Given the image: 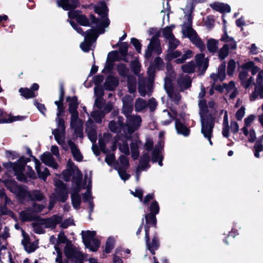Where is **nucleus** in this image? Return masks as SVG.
<instances>
[{"mask_svg": "<svg viewBox=\"0 0 263 263\" xmlns=\"http://www.w3.org/2000/svg\"><path fill=\"white\" fill-rule=\"evenodd\" d=\"M82 238L83 242L86 248L90 251H96L100 246V242L94 237L96 235L95 231H82Z\"/></svg>", "mask_w": 263, "mask_h": 263, "instance_id": "obj_9", "label": "nucleus"}, {"mask_svg": "<svg viewBox=\"0 0 263 263\" xmlns=\"http://www.w3.org/2000/svg\"><path fill=\"white\" fill-rule=\"evenodd\" d=\"M131 135L127 134L121 135L115 141V144L118 146L120 151L125 155L129 154V149L127 140L130 139Z\"/></svg>", "mask_w": 263, "mask_h": 263, "instance_id": "obj_15", "label": "nucleus"}, {"mask_svg": "<svg viewBox=\"0 0 263 263\" xmlns=\"http://www.w3.org/2000/svg\"><path fill=\"white\" fill-rule=\"evenodd\" d=\"M178 84L182 89H186L191 86V80L190 78L185 76L184 77L180 78L178 80Z\"/></svg>", "mask_w": 263, "mask_h": 263, "instance_id": "obj_44", "label": "nucleus"}, {"mask_svg": "<svg viewBox=\"0 0 263 263\" xmlns=\"http://www.w3.org/2000/svg\"><path fill=\"white\" fill-rule=\"evenodd\" d=\"M169 47L168 49L174 50L179 44V41L175 36L168 40Z\"/></svg>", "mask_w": 263, "mask_h": 263, "instance_id": "obj_59", "label": "nucleus"}, {"mask_svg": "<svg viewBox=\"0 0 263 263\" xmlns=\"http://www.w3.org/2000/svg\"><path fill=\"white\" fill-rule=\"evenodd\" d=\"M0 198L4 200L5 205L0 206V215H8L14 218L13 213L8 210L6 207V205L12 204L11 200L6 196L5 191L3 189L0 190Z\"/></svg>", "mask_w": 263, "mask_h": 263, "instance_id": "obj_19", "label": "nucleus"}, {"mask_svg": "<svg viewBox=\"0 0 263 263\" xmlns=\"http://www.w3.org/2000/svg\"><path fill=\"white\" fill-rule=\"evenodd\" d=\"M163 136L164 132H161L159 133L160 140L158 142V144L156 145L155 148L152 153V161L154 162H158L159 165L161 166L162 165V158L161 155V150L163 146Z\"/></svg>", "mask_w": 263, "mask_h": 263, "instance_id": "obj_13", "label": "nucleus"}, {"mask_svg": "<svg viewBox=\"0 0 263 263\" xmlns=\"http://www.w3.org/2000/svg\"><path fill=\"white\" fill-rule=\"evenodd\" d=\"M256 117L254 115H250L247 118H246L244 120L245 125L243 128H242L241 130L243 132V134L245 136H247L248 134V128L250 127L253 122L255 119Z\"/></svg>", "mask_w": 263, "mask_h": 263, "instance_id": "obj_38", "label": "nucleus"}, {"mask_svg": "<svg viewBox=\"0 0 263 263\" xmlns=\"http://www.w3.org/2000/svg\"><path fill=\"white\" fill-rule=\"evenodd\" d=\"M184 18L186 22L184 23L182 27V32L184 36L190 39L191 41L201 51L205 49L204 43L202 42L196 32L192 28V17L191 12L188 15H185Z\"/></svg>", "mask_w": 263, "mask_h": 263, "instance_id": "obj_6", "label": "nucleus"}, {"mask_svg": "<svg viewBox=\"0 0 263 263\" xmlns=\"http://www.w3.org/2000/svg\"><path fill=\"white\" fill-rule=\"evenodd\" d=\"M147 107L146 101L141 98H138L135 102V107L137 112H141Z\"/></svg>", "mask_w": 263, "mask_h": 263, "instance_id": "obj_46", "label": "nucleus"}, {"mask_svg": "<svg viewBox=\"0 0 263 263\" xmlns=\"http://www.w3.org/2000/svg\"><path fill=\"white\" fill-rule=\"evenodd\" d=\"M207 48L210 52H216L218 49V41L214 39H210L207 42Z\"/></svg>", "mask_w": 263, "mask_h": 263, "instance_id": "obj_48", "label": "nucleus"}, {"mask_svg": "<svg viewBox=\"0 0 263 263\" xmlns=\"http://www.w3.org/2000/svg\"><path fill=\"white\" fill-rule=\"evenodd\" d=\"M42 162L46 165L51 167L54 169H57L58 164L55 161L53 156L49 153H44L41 157Z\"/></svg>", "mask_w": 263, "mask_h": 263, "instance_id": "obj_28", "label": "nucleus"}, {"mask_svg": "<svg viewBox=\"0 0 263 263\" xmlns=\"http://www.w3.org/2000/svg\"><path fill=\"white\" fill-rule=\"evenodd\" d=\"M32 227L35 233L37 234H42L44 233V227L41 223V220L39 223H33Z\"/></svg>", "mask_w": 263, "mask_h": 263, "instance_id": "obj_57", "label": "nucleus"}, {"mask_svg": "<svg viewBox=\"0 0 263 263\" xmlns=\"http://www.w3.org/2000/svg\"><path fill=\"white\" fill-rule=\"evenodd\" d=\"M148 45L151 46L152 48L154 49L157 54H159L161 53L162 50L160 47V41L157 37H153Z\"/></svg>", "mask_w": 263, "mask_h": 263, "instance_id": "obj_42", "label": "nucleus"}, {"mask_svg": "<svg viewBox=\"0 0 263 263\" xmlns=\"http://www.w3.org/2000/svg\"><path fill=\"white\" fill-rule=\"evenodd\" d=\"M57 4L65 10H70L77 7L79 4L78 0H57Z\"/></svg>", "mask_w": 263, "mask_h": 263, "instance_id": "obj_22", "label": "nucleus"}, {"mask_svg": "<svg viewBox=\"0 0 263 263\" xmlns=\"http://www.w3.org/2000/svg\"><path fill=\"white\" fill-rule=\"evenodd\" d=\"M61 221L62 217L55 215L49 218L41 220V223L44 228L54 229Z\"/></svg>", "mask_w": 263, "mask_h": 263, "instance_id": "obj_23", "label": "nucleus"}, {"mask_svg": "<svg viewBox=\"0 0 263 263\" xmlns=\"http://www.w3.org/2000/svg\"><path fill=\"white\" fill-rule=\"evenodd\" d=\"M131 43L135 47L136 50L138 53H141V44L140 41L136 38L131 39Z\"/></svg>", "mask_w": 263, "mask_h": 263, "instance_id": "obj_63", "label": "nucleus"}, {"mask_svg": "<svg viewBox=\"0 0 263 263\" xmlns=\"http://www.w3.org/2000/svg\"><path fill=\"white\" fill-rule=\"evenodd\" d=\"M128 99L129 100V102H127L126 101L125 97L123 98L122 101L123 103V106L122 108V113L125 116L126 118L128 116H131L132 114L131 113L133 111V108L132 105V99L128 97Z\"/></svg>", "mask_w": 263, "mask_h": 263, "instance_id": "obj_32", "label": "nucleus"}, {"mask_svg": "<svg viewBox=\"0 0 263 263\" xmlns=\"http://www.w3.org/2000/svg\"><path fill=\"white\" fill-rule=\"evenodd\" d=\"M236 68V63L234 60H231L228 63V74L232 75Z\"/></svg>", "mask_w": 263, "mask_h": 263, "instance_id": "obj_61", "label": "nucleus"}, {"mask_svg": "<svg viewBox=\"0 0 263 263\" xmlns=\"http://www.w3.org/2000/svg\"><path fill=\"white\" fill-rule=\"evenodd\" d=\"M18 116H12L4 112L0 109V123H11L15 121L19 120Z\"/></svg>", "mask_w": 263, "mask_h": 263, "instance_id": "obj_35", "label": "nucleus"}, {"mask_svg": "<svg viewBox=\"0 0 263 263\" xmlns=\"http://www.w3.org/2000/svg\"><path fill=\"white\" fill-rule=\"evenodd\" d=\"M19 92L21 93V96L26 99L33 98L36 96L35 93L33 91L27 88H21L19 89Z\"/></svg>", "mask_w": 263, "mask_h": 263, "instance_id": "obj_47", "label": "nucleus"}, {"mask_svg": "<svg viewBox=\"0 0 263 263\" xmlns=\"http://www.w3.org/2000/svg\"><path fill=\"white\" fill-rule=\"evenodd\" d=\"M112 108V104L111 103H108L104 108V112H101L99 110H94L91 114V117L95 120L96 122H100L104 116V114L109 112Z\"/></svg>", "mask_w": 263, "mask_h": 263, "instance_id": "obj_25", "label": "nucleus"}, {"mask_svg": "<svg viewBox=\"0 0 263 263\" xmlns=\"http://www.w3.org/2000/svg\"><path fill=\"white\" fill-rule=\"evenodd\" d=\"M145 218L147 224H151L154 226H156L157 220L155 215L152 214H146L145 215Z\"/></svg>", "mask_w": 263, "mask_h": 263, "instance_id": "obj_58", "label": "nucleus"}, {"mask_svg": "<svg viewBox=\"0 0 263 263\" xmlns=\"http://www.w3.org/2000/svg\"><path fill=\"white\" fill-rule=\"evenodd\" d=\"M67 167V170L63 172V179L65 181H68L72 174L74 176L73 178L74 185L72 187L71 198L73 207L75 209H78L80 208L81 202V198L79 193L83 187L80 183L82 174L70 160L68 161Z\"/></svg>", "mask_w": 263, "mask_h": 263, "instance_id": "obj_3", "label": "nucleus"}, {"mask_svg": "<svg viewBox=\"0 0 263 263\" xmlns=\"http://www.w3.org/2000/svg\"><path fill=\"white\" fill-rule=\"evenodd\" d=\"M195 61L200 70L205 71L208 67L209 59L205 58L204 53H200L196 55Z\"/></svg>", "mask_w": 263, "mask_h": 263, "instance_id": "obj_27", "label": "nucleus"}, {"mask_svg": "<svg viewBox=\"0 0 263 263\" xmlns=\"http://www.w3.org/2000/svg\"><path fill=\"white\" fill-rule=\"evenodd\" d=\"M182 69L184 72H193L195 69V66L193 62H190L182 66Z\"/></svg>", "mask_w": 263, "mask_h": 263, "instance_id": "obj_54", "label": "nucleus"}, {"mask_svg": "<svg viewBox=\"0 0 263 263\" xmlns=\"http://www.w3.org/2000/svg\"><path fill=\"white\" fill-rule=\"evenodd\" d=\"M90 183L91 180L88 179V185L87 187V190L84 194L83 195V201L85 202H88V205L89 206L90 211L89 212H92L93 208V204L92 201V198L90 194Z\"/></svg>", "mask_w": 263, "mask_h": 263, "instance_id": "obj_33", "label": "nucleus"}, {"mask_svg": "<svg viewBox=\"0 0 263 263\" xmlns=\"http://www.w3.org/2000/svg\"><path fill=\"white\" fill-rule=\"evenodd\" d=\"M142 118L138 115H132L126 118V124L123 125L124 134L131 135L141 126Z\"/></svg>", "mask_w": 263, "mask_h": 263, "instance_id": "obj_8", "label": "nucleus"}, {"mask_svg": "<svg viewBox=\"0 0 263 263\" xmlns=\"http://www.w3.org/2000/svg\"><path fill=\"white\" fill-rule=\"evenodd\" d=\"M70 126L72 128L77 136L82 138V121L79 118V113L71 114Z\"/></svg>", "mask_w": 263, "mask_h": 263, "instance_id": "obj_14", "label": "nucleus"}, {"mask_svg": "<svg viewBox=\"0 0 263 263\" xmlns=\"http://www.w3.org/2000/svg\"><path fill=\"white\" fill-rule=\"evenodd\" d=\"M258 97L261 99L263 98V70L258 73L255 90L251 95L250 99L253 101Z\"/></svg>", "mask_w": 263, "mask_h": 263, "instance_id": "obj_12", "label": "nucleus"}, {"mask_svg": "<svg viewBox=\"0 0 263 263\" xmlns=\"http://www.w3.org/2000/svg\"><path fill=\"white\" fill-rule=\"evenodd\" d=\"M68 144L75 160L78 161H81L82 160L83 157L77 145L71 140L68 141Z\"/></svg>", "mask_w": 263, "mask_h": 263, "instance_id": "obj_34", "label": "nucleus"}, {"mask_svg": "<svg viewBox=\"0 0 263 263\" xmlns=\"http://www.w3.org/2000/svg\"><path fill=\"white\" fill-rule=\"evenodd\" d=\"M176 116V113L175 112L171 115L168 110H164L161 115V122L163 125H168L172 122Z\"/></svg>", "mask_w": 263, "mask_h": 263, "instance_id": "obj_30", "label": "nucleus"}, {"mask_svg": "<svg viewBox=\"0 0 263 263\" xmlns=\"http://www.w3.org/2000/svg\"><path fill=\"white\" fill-rule=\"evenodd\" d=\"M221 40L227 43L226 44L228 45L229 49L234 50L237 47L236 42L234 39L228 36V34L225 32L223 35L221 37Z\"/></svg>", "mask_w": 263, "mask_h": 263, "instance_id": "obj_40", "label": "nucleus"}, {"mask_svg": "<svg viewBox=\"0 0 263 263\" xmlns=\"http://www.w3.org/2000/svg\"><path fill=\"white\" fill-rule=\"evenodd\" d=\"M149 160V155L145 154L141 158L140 163L137 168L136 172V180L139 181L140 173L142 171H145L148 167V162Z\"/></svg>", "mask_w": 263, "mask_h": 263, "instance_id": "obj_20", "label": "nucleus"}, {"mask_svg": "<svg viewBox=\"0 0 263 263\" xmlns=\"http://www.w3.org/2000/svg\"><path fill=\"white\" fill-rule=\"evenodd\" d=\"M193 52L190 50H187L182 56L181 58H178L175 60V62L177 64L183 63L186 60L190 59L192 57Z\"/></svg>", "mask_w": 263, "mask_h": 263, "instance_id": "obj_55", "label": "nucleus"}, {"mask_svg": "<svg viewBox=\"0 0 263 263\" xmlns=\"http://www.w3.org/2000/svg\"><path fill=\"white\" fill-rule=\"evenodd\" d=\"M65 254L67 258L74 260L76 263L83 262V254L80 251L73 249L69 243L66 244L65 249Z\"/></svg>", "mask_w": 263, "mask_h": 263, "instance_id": "obj_16", "label": "nucleus"}, {"mask_svg": "<svg viewBox=\"0 0 263 263\" xmlns=\"http://www.w3.org/2000/svg\"><path fill=\"white\" fill-rule=\"evenodd\" d=\"M123 125H124V119L122 117L118 118V123L115 121H110L108 126L111 131L115 133H120L123 135Z\"/></svg>", "mask_w": 263, "mask_h": 263, "instance_id": "obj_26", "label": "nucleus"}, {"mask_svg": "<svg viewBox=\"0 0 263 263\" xmlns=\"http://www.w3.org/2000/svg\"><path fill=\"white\" fill-rule=\"evenodd\" d=\"M149 210L152 214L156 215L158 214L159 211L158 203L156 201H153L149 206Z\"/></svg>", "mask_w": 263, "mask_h": 263, "instance_id": "obj_60", "label": "nucleus"}, {"mask_svg": "<svg viewBox=\"0 0 263 263\" xmlns=\"http://www.w3.org/2000/svg\"><path fill=\"white\" fill-rule=\"evenodd\" d=\"M174 28V26L172 25L166 27L162 30V34L166 40H168L174 36L172 33V30Z\"/></svg>", "mask_w": 263, "mask_h": 263, "instance_id": "obj_50", "label": "nucleus"}, {"mask_svg": "<svg viewBox=\"0 0 263 263\" xmlns=\"http://www.w3.org/2000/svg\"><path fill=\"white\" fill-rule=\"evenodd\" d=\"M140 144V141L138 139L133 141L130 144V148L132 152V156L133 159H136L139 157V146Z\"/></svg>", "mask_w": 263, "mask_h": 263, "instance_id": "obj_39", "label": "nucleus"}, {"mask_svg": "<svg viewBox=\"0 0 263 263\" xmlns=\"http://www.w3.org/2000/svg\"><path fill=\"white\" fill-rule=\"evenodd\" d=\"M149 83L147 85V91L146 87L141 84L139 86V91L141 96L144 97L147 93H149L152 91V83L154 79V69L152 66L148 67L147 70Z\"/></svg>", "mask_w": 263, "mask_h": 263, "instance_id": "obj_18", "label": "nucleus"}, {"mask_svg": "<svg viewBox=\"0 0 263 263\" xmlns=\"http://www.w3.org/2000/svg\"><path fill=\"white\" fill-rule=\"evenodd\" d=\"M175 127L178 134H181L184 136H187L190 134V130L180 121L176 119L175 122Z\"/></svg>", "mask_w": 263, "mask_h": 263, "instance_id": "obj_36", "label": "nucleus"}, {"mask_svg": "<svg viewBox=\"0 0 263 263\" xmlns=\"http://www.w3.org/2000/svg\"><path fill=\"white\" fill-rule=\"evenodd\" d=\"M154 65H150L149 66V67L150 66H152L154 70H155V68H157V69L160 70V69H162V68L164 67V63H163V60L159 57H157V58H155V59L154 60Z\"/></svg>", "mask_w": 263, "mask_h": 263, "instance_id": "obj_56", "label": "nucleus"}, {"mask_svg": "<svg viewBox=\"0 0 263 263\" xmlns=\"http://www.w3.org/2000/svg\"><path fill=\"white\" fill-rule=\"evenodd\" d=\"M222 134L224 137L226 138H228L229 136V125L228 121V115L227 111H224Z\"/></svg>", "mask_w": 263, "mask_h": 263, "instance_id": "obj_43", "label": "nucleus"}, {"mask_svg": "<svg viewBox=\"0 0 263 263\" xmlns=\"http://www.w3.org/2000/svg\"><path fill=\"white\" fill-rule=\"evenodd\" d=\"M95 12L100 16V20H97L93 16H91V22L95 24V28L87 31L84 41L80 45L81 49L84 52H88L91 49L93 43L97 40L98 34L103 33L104 28L109 25V20L107 17V7L104 2H101L95 7Z\"/></svg>", "mask_w": 263, "mask_h": 263, "instance_id": "obj_2", "label": "nucleus"}, {"mask_svg": "<svg viewBox=\"0 0 263 263\" xmlns=\"http://www.w3.org/2000/svg\"><path fill=\"white\" fill-rule=\"evenodd\" d=\"M115 242V238L112 237H109L106 241L105 252L107 253H109L113 249L114 247V244Z\"/></svg>", "mask_w": 263, "mask_h": 263, "instance_id": "obj_52", "label": "nucleus"}, {"mask_svg": "<svg viewBox=\"0 0 263 263\" xmlns=\"http://www.w3.org/2000/svg\"><path fill=\"white\" fill-rule=\"evenodd\" d=\"M63 96H61L59 101L54 102L55 104L58 107V112L57 114L56 122L57 123V128L52 130V134L54 136L55 140L57 143L62 146H64L65 139V127L64 121L60 118V116L64 113V108L62 104Z\"/></svg>", "mask_w": 263, "mask_h": 263, "instance_id": "obj_5", "label": "nucleus"}, {"mask_svg": "<svg viewBox=\"0 0 263 263\" xmlns=\"http://www.w3.org/2000/svg\"><path fill=\"white\" fill-rule=\"evenodd\" d=\"M33 160L35 163V170L38 174L39 177L45 180L46 177L49 175V170L46 167L41 168V164L40 161L34 157H33Z\"/></svg>", "mask_w": 263, "mask_h": 263, "instance_id": "obj_29", "label": "nucleus"}, {"mask_svg": "<svg viewBox=\"0 0 263 263\" xmlns=\"http://www.w3.org/2000/svg\"><path fill=\"white\" fill-rule=\"evenodd\" d=\"M180 54L181 52L179 51H174V50L168 49L165 58L167 60L171 61L175 58L179 57Z\"/></svg>", "mask_w": 263, "mask_h": 263, "instance_id": "obj_51", "label": "nucleus"}, {"mask_svg": "<svg viewBox=\"0 0 263 263\" xmlns=\"http://www.w3.org/2000/svg\"><path fill=\"white\" fill-rule=\"evenodd\" d=\"M205 93V89L202 86L199 93L198 102L201 122V133L208 140L210 144L212 145L211 139L212 137L215 118L218 113V106L213 101H210L207 105L205 100L203 99Z\"/></svg>", "mask_w": 263, "mask_h": 263, "instance_id": "obj_1", "label": "nucleus"}, {"mask_svg": "<svg viewBox=\"0 0 263 263\" xmlns=\"http://www.w3.org/2000/svg\"><path fill=\"white\" fill-rule=\"evenodd\" d=\"M29 161V159L22 157L16 163L9 162L4 165L10 171H14L18 180L23 181L26 179V176L31 178H35V174L32 168L29 165L25 166Z\"/></svg>", "mask_w": 263, "mask_h": 263, "instance_id": "obj_4", "label": "nucleus"}, {"mask_svg": "<svg viewBox=\"0 0 263 263\" xmlns=\"http://www.w3.org/2000/svg\"><path fill=\"white\" fill-rule=\"evenodd\" d=\"M29 197L32 200L41 201L44 198L43 195L39 191H33L31 192H28L26 196L24 198Z\"/></svg>", "mask_w": 263, "mask_h": 263, "instance_id": "obj_45", "label": "nucleus"}, {"mask_svg": "<svg viewBox=\"0 0 263 263\" xmlns=\"http://www.w3.org/2000/svg\"><path fill=\"white\" fill-rule=\"evenodd\" d=\"M44 206L40 204H35L32 209H26L20 214V219L24 221L31 220L35 217V213L42 211Z\"/></svg>", "mask_w": 263, "mask_h": 263, "instance_id": "obj_11", "label": "nucleus"}, {"mask_svg": "<svg viewBox=\"0 0 263 263\" xmlns=\"http://www.w3.org/2000/svg\"><path fill=\"white\" fill-rule=\"evenodd\" d=\"M67 101L69 102L68 110L70 114L78 112L77 110L78 106L77 98L76 97L68 98Z\"/></svg>", "mask_w": 263, "mask_h": 263, "instance_id": "obj_37", "label": "nucleus"}, {"mask_svg": "<svg viewBox=\"0 0 263 263\" xmlns=\"http://www.w3.org/2000/svg\"><path fill=\"white\" fill-rule=\"evenodd\" d=\"M167 76L164 79V88L172 101L177 103L181 99V96L178 91L174 90L172 88L171 81L174 78V73L172 69V66L167 64L166 66Z\"/></svg>", "mask_w": 263, "mask_h": 263, "instance_id": "obj_7", "label": "nucleus"}, {"mask_svg": "<svg viewBox=\"0 0 263 263\" xmlns=\"http://www.w3.org/2000/svg\"><path fill=\"white\" fill-rule=\"evenodd\" d=\"M86 132L87 134L88 138L92 142H96L97 136L96 131V127L91 119H89L86 123Z\"/></svg>", "mask_w": 263, "mask_h": 263, "instance_id": "obj_24", "label": "nucleus"}, {"mask_svg": "<svg viewBox=\"0 0 263 263\" xmlns=\"http://www.w3.org/2000/svg\"><path fill=\"white\" fill-rule=\"evenodd\" d=\"M225 69H226V63L223 62L222 63L218 68V73L217 76L218 77L219 80L222 81L224 79L226 73H225Z\"/></svg>", "mask_w": 263, "mask_h": 263, "instance_id": "obj_53", "label": "nucleus"}, {"mask_svg": "<svg viewBox=\"0 0 263 263\" xmlns=\"http://www.w3.org/2000/svg\"><path fill=\"white\" fill-rule=\"evenodd\" d=\"M109 136L108 135H104L103 139L100 138L99 140V146L101 149L105 152V145L108 141Z\"/></svg>", "mask_w": 263, "mask_h": 263, "instance_id": "obj_62", "label": "nucleus"}, {"mask_svg": "<svg viewBox=\"0 0 263 263\" xmlns=\"http://www.w3.org/2000/svg\"><path fill=\"white\" fill-rule=\"evenodd\" d=\"M55 188V197L58 200L65 202L68 198L67 191L62 181L57 180L54 181Z\"/></svg>", "mask_w": 263, "mask_h": 263, "instance_id": "obj_17", "label": "nucleus"}, {"mask_svg": "<svg viewBox=\"0 0 263 263\" xmlns=\"http://www.w3.org/2000/svg\"><path fill=\"white\" fill-rule=\"evenodd\" d=\"M77 21L81 25L88 26L89 24V22L87 18L84 15H79L77 17Z\"/></svg>", "mask_w": 263, "mask_h": 263, "instance_id": "obj_64", "label": "nucleus"}, {"mask_svg": "<svg viewBox=\"0 0 263 263\" xmlns=\"http://www.w3.org/2000/svg\"><path fill=\"white\" fill-rule=\"evenodd\" d=\"M210 6L214 10L222 13L230 12L231 8L228 4L215 2L210 5Z\"/></svg>", "mask_w": 263, "mask_h": 263, "instance_id": "obj_31", "label": "nucleus"}, {"mask_svg": "<svg viewBox=\"0 0 263 263\" xmlns=\"http://www.w3.org/2000/svg\"><path fill=\"white\" fill-rule=\"evenodd\" d=\"M4 183L7 189L18 197L22 198L26 196L27 194V189L18 185L14 180L7 179L4 181Z\"/></svg>", "mask_w": 263, "mask_h": 263, "instance_id": "obj_10", "label": "nucleus"}, {"mask_svg": "<svg viewBox=\"0 0 263 263\" xmlns=\"http://www.w3.org/2000/svg\"><path fill=\"white\" fill-rule=\"evenodd\" d=\"M229 47L228 44H224L218 51V57L221 60L224 59L229 54Z\"/></svg>", "mask_w": 263, "mask_h": 263, "instance_id": "obj_49", "label": "nucleus"}, {"mask_svg": "<svg viewBox=\"0 0 263 263\" xmlns=\"http://www.w3.org/2000/svg\"><path fill=\"white\" fill-rule=\"evenodd\" d=\"M104 85L106 89L112 90L118 85V81L115 78L108 77L105 81Z\"/></svg>", "mask_w": 263, "mask_h": 263, "instance_id": "obj_41", "label": "nucleus"}, {"mask_svg": "<svg viewBox=\"0 0 263 263\" xmlns=\"http://www.w3.org/2000/svg\"><path fill=\"white\" fill-rule=\"evenodd\" d=\"M145 237L146 241V246L148 250L152 253L155 254L154 251L159 247V242L157 237L155 236L152 239V243L148 242L149 239V228L146 226L145 227Z\"/></svg>", "mask_w": 263, "mask_h": 263, "instance_id": "obj_21", "label": "nucleus"}]
</instances>
